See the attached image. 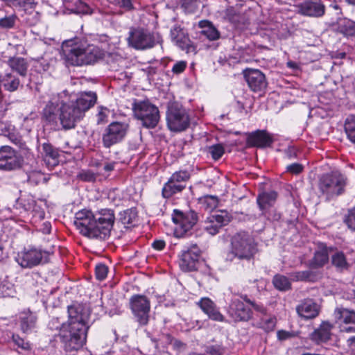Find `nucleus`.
<instances>
[{
    "label": "nucleus",
    "instance_id": "nucleus-15",
    "mask_svg": "<svg viewBox=\"0 0 355 355\" xmlns=\"http://www.w3.org/2000/svg\"><path fill=\"white\" fill-rule=\"evenodd\" d=\"M201 250L196 244L183 250L180 255V267L185 272L197 270L201 263Z\"/></svg>",
    "mask_w": 355,
    "mask_h": 355
},
{
    "label": "nucleus",
    "instance_id": "nucleus-36",
    "mask_svg": "<svg viewBox=\"0 0 355 355\" xmlns=\"http://www.w3.org/2000/svg\"><path fill=\"white\" fill-rule=\"evenodd\" d=\"M276 318L271 315H268L267 313L263 315L260 320L256 322L254 325L257 327L263 329L266 331H272L276 325Z\"/></svg>",
    "mask_w": 355,
    "mask_h": 355
},
{
    "label": "nucleus",
    "instance_id": "nucleus-13",
    "mask_svg": "<svg viewBox=\"0 0 355 355\" xmlns=\"http://www.w3.org/2000/svg\"><path fill=\"white\" fill-rule=\"evenodd\" d=\"M130 308L140 325H146L149 321L150 302L143 295H134L130 299Z\"/></svg>",
    "mask_w": 355,
    "mask_h": 355
},
{
    "label": "nucleus",
    "instance_id": "nucleus-1",
    "mask_svg": "<svg viewBox=\"0 0 355 355\" xmlns=\"http://www.w3.org/2000/svg\"><path fill=\"white\" fill-rule=\"evenodd\" d=\"M97 101L94 92H83L78 94L76 100L62 103L59 109L49 102L44 109L43 117L49 123H57L58 120L64 130L74 128L85 116V112L92 107Z\"/></svg>",
    "mask_w": 355,
    "mask_h": 355
},
{
    "label": "nucleus",
    "instance_id": "nucleus-19",
    "mask_svg": "<svg viewBox=\"0 0 355 355\" xmlns=\"http://www.w3.org/2000/svg\"><path fill=\"white\" fill-rule=\"evenodd\" d=\"M20 158L16 152L8 146L0 148V169L12 171L20 167Z\"/></svg>",
    "mask_w": 355,
    "mask_h": 355
},
{
    "label": "nucleus",
    "instance_id": "nucleus-45",
    "mask_svg": "<svg viewBox=\"0 0 355 355\" xmlns=\"http://www.w3.org/2000/svg\"><path fill=\"white\" fill-rule=\"evenodd\" d=\"M108 268L103 263H99L96 266L95 275L97 279L102 281L104 280L107 275Z\"/></svg>",
    "mask_w": 355,
    "mask_h": 355
},
{
    "label": "nucleus",
    "instance_id": "nucleus-25",
    "mask_svg": "<svg viewBox=\"0 0 355 355\" xmlns=\"http://www.w3.org/2000/svg\"><path fill=\"white\" fill-rule=\"evenodd\" d=\"M273 140L266 130H256L249 133L247 137V144L252 147L265 148L270 146Z\"/></svg>",
    "mask_w": 355,
    "mask_h": 355
},
{
    "label": "nucleus",
    "instance_id": "nucleus-49",
    "mask_svg": "<svg viewBox=\"0 0 355 355\" xmlns=\"http://www.w3.org/2000/svg\"><path fill=\"white\" fill-rule=\"evenodd\" d=\"M202 203L206 205L207 209H212L218 205V199L215 196H207L203 198Z\"/></svg>",
    "mask_w": 355,
    "mask_h": 355
},
{
    "label": "nucleus",
    "instance_id": "nucleus-6",
    "mask_svg": "<svg viewBox=\"0 0 355 355\" xmlns=\"http://www.w3.org/2000/svg\"><path fill=\"white\" fill-rule=\"evenodd\" d=\"M346 178L337 171L322 175L318 182V188L327 200L337 197L345 191Z\"/></svg>",
    "mask_w": 355,
    "mask_h": 355
},
{
    "label": "nucleus",
    "instance_id": "nucleus-18",
    "mask_svg": "<svg viewBox=\"0 0 355 355\" xmlns=\"http://www.w3.org/2000/svg\"><path fill=\"white\" fill-rule=\"evenodd\" d=\"M69 320L64 326H76L78 327H89L87 324L89 314L87 311L80 304H73L68 306Z\"/></svg>",
    "mask_w": 355,
    "mask_h": 355
},
{
    "label": "nucleus",
    "instance_id": "nucleus-35",
    "mask_svg": "<svg viewBox=\"0 0 355 355\" xmlns=\"http://www.w3.org/2000/svg\"><path fill=\"white\" fill-rule=\"evenodd\" d=\"M1 81L4 89L10 92L16 91L20 85L19 78L13 76L11 73H7L2 76Z\"/></svg>",
    "mask_w": 355,
    "mask_h": 355
},
{
    "label": "nucleus",
    "instance_id": "nucleus-54",
    "mask_svg": "<svg viewBox=\"0 0 355 355\" xmlns=\"http://www.w3.org/2000/svg\"><path fill=\"white\" fill-rule=\"evenodd\" d=\"M243 300L247 302L249 304H250L253 308L254 309L260 313L262 315H264L265 313H266V308L262 305V304H257L254 301H252L250 300V299H248L246 296H245L243 297Z\"/></svg>",
    "mask_w": 355,
    "mask_h": 355
},
{
    "label": "nucleus",
    "instance_id": "nucleus-14",
    "mask_svg": "<svg viewBox=\"0 0 355 355\" xmlns=\"http://www.w3.org/2000/svg\"><path fill=\"white\" fill-rule=\"evenodd\" d=\"M48 253L36 248L24 249L18 252L15 260L21 267L31 268L42 263L46 262Z\"/></svg>",
    "mask_w": 355,
    "mask_h": 355
},
{
    "label": "nucleus",
    "instance_id": "nucleus-23",
    "mask_svg": "<svg viewBox=\"0 0 355 355\" xmlns=\"http://www.w3.org/2000/svg\"><path fill=\"white\" fill-rule=\"evenodd\" d=\"M324 10L321 0L305 1L299 6L300 13L309 17H321L324 14Z\"/></svg>",
    "mask_w": 355,
    "mask_h": 355
},
{
    "label": "nucleus",
    "instance_id": "nucleus-34",
    "mask_svg": "<svg viewBox=\"0 0 355 355\" xmlns=\"http://www.w3.org/2000/svg\"><path fill=\"white\" fill-rule=\"evenodd\" d=\"M8 66L20 76H25L27 73L28 63L23 58L13 57L8 60Z\"/></svg>",
    "mask_w": 355,
    "mask_h": 355
},
{
    "label": "nucleus",
    "instance_id": "nucleus-61",
    "mask_svg": "<svg viewBox=\"0 0 355 355\" xmlns=\"http://www.w3.org/2000/svg\"><path fill=\"white\" fill-rule=\"evenodd\" d=\"M166 243L164 240H155L152 243V247L157 250H162L165 248Z\"/></svg>",
    "mask_w": 355,
    "mask_h": 355
},
{
    "label": "nucleus",
    "instance_id": "nucleus-16",
    "mask_svg": "<svg viewBox=\"0 0 355 355\" xmlns=\"http://www.w3.org/2000/svg\"><path fill=\"white\" fill-rule=\"evenodd\" d=\"M336 322L340 331L355 333V311L345 308H337L334 311Z\"/></svg>",
    "mask_w": 355,
    "mask_h": 355
},
{
    "label": "nucleus",
    "instance_id": "nucleus-38",
    "mask_svg": "<svg viewBox=\"0 0 355 355\" xmlns=\"http://www.w3.org/2000/svg\"><path fill=\"white\" fill-rule=\"evenodd\" d=\"M274 286L281 291H286L291 288V284L288 277L282 275H276L272 279Z\"/></svg>",
    "mask_w": 355,
    "mask_h": 355
},
{
    "label": "nucleus",
    "instance_id": "nucleus-63",
    "mask_svg": "<svg viewBox=\"0 0 355 355\" xmlns=\"http://www.w3.org/2000/svg\"><path fill=\"white\" fill-rule=\"evenodd\" d=\"M277 338H278L279 340H286L288 338H290L291 334L288 331H284V330H280V331H277Z\"/></svg>",
    "mask_w": 355,
    "mask_h": 355
},
{
    "label": "nucleus",
    "instance_id": "nucleus-48",
    "mask_svg": "<svg viewBox=\"0 0 355 355\" xmlns=\"http://www.w3.org/2000/svg\"><path fill=\"white\" fill-rule=\"evenodd\" d=\"M12 340L18 347L23 350L31 349V345L28 342L26 341L24 338L19 337L18 335L12 336Z\"/></svg>",
    "mask_w": 355,
    "mask_h": 355
},
{
    "label": "nucleus",
    "instance_id": "nucleus-52",
    "mask_svg": "<svg viewBox=\"0 0 355 355\" xmlns=\"http://www.w3.org/2000/svg\"><path fill=\"white\" fill-rule=\"evenodd\" d=\"M98 111L97 114V123L101 124L106 121L109 110L107 107H98Z\"/></svg>",
    "mask_w": 355,
    "mask_h": 355
},
{
    "label": "nucleus",
    "instance_id": "nucleus-53",
    "mask_svg": "<svg viewBox=\"0 0 355 355\" xmlns=\"http://www.w3.org/2000/svg\"><path fill=\"white\" fill-rule=\"evenodd\" d=\"M15 291L12 286H6L0 283V296L2 297H12Z\"/></svg>",
    "mask_w": 355,
    "mask_h": 355
},
{
    "label": "nucleus",
    "instance_id": "nucleus-26",
    "mask_svg": "<svg viewBox=\"0 0 355 355\" xmlns=\"http://www.w3.org/2000/svg\"><path fill=\"white\" fill-rule=\"evenodd\" d=\"M197 304L209 319L218 322L225 320L224 316L219 311L216 304L209 297H202Z\"/></svg>",
    "mask_w": 355,
    "mask_h": 355
},
{
    "label": "nucleus",
    "instance_id": "nucleus-28",
    "mask_svg": "<svg viewBox=\"0 0 355 355\" xmlns=\"http://www.w3.org/2000/svg\"><path fill=\"white\" fill-rule=\"evenodd\" d=\"M42 155L44 161L49 168H53L58 164L59 153L56 148L49 143L42 145Z\"/></svg>",
    "mask_w": 355,
    "mask_h": 355
},
{
    "label": "nucleus",
    "instance_id": "nucleus-3",
    "mask_svg": "<svg viewBox=\"0 0 355 355\" xmlns=\"http://www.w3.org/2000/svg\"><path fill=\"white\" fill-rule=\"evenodd\" d=\"M61 55L67 66L81 67L93 64L101 60L103 53L97 46H85L78 39L64 41Z\"/></svg>",
    "mask_w": 355,
    "mask_h": 355
},
{
    "label": "nucleus",
    "instance_id": "nucleus-30",
    "mask_svg": "<svg viewBox=\"0 0 355 355\" xmlns=\"http://www.w3.org/2000/svg\"><path fill=\"white\" fill-rule=\"evenodd\" d=\"M331 265L338 272H343L349 268L350 264L348 263L346 256L342 251L336 250L331 256Z\"/></svg>",
    "mask_w": 355,
    "mask_h": 355
},
{
    "label": "nucleus",
    "instance_id": "nucleus-4",
    "mask_svg": "<svg viewBox=\"0 0 355 355\" xmlns=\"http://www.w3.org/2000/svg\"><path fill=\"white\" fill-rule=\"evenodd\" d=\"M257 252L253 239L246 232H239L232 239V248L227 254V259L232 261L235 258L250 259Z\"/></svg>",
    "mask_w": 355,
    "mask_h": 355
},
{
    "label": "nucleus",
    "instance_id": "nucleus-44",
    "mask_svg": "<svg viewBox=\"0 0 355 355\" xmlns=\"http://www.w3.org/2000/svg\"><path fill=\"white\" fill-rule=\"evenodd\" d=\"M198 0H182V7L187 13L195 12L198 8Z\"/></svg>",
    "mask_w": 355,
    "mask_h": 355
},
{
    "label": "nucleus",
    "instance_id": "nucleus-2",
    "mask_svg": "<svg viewBox=\"0 0 355 355\" xmlns=\"http://www.w3.org/2000/svg\"><path fill=\"white\" fill-rule=\"evenodd\" d=\"M114 221V212L111 209H101L95 214L88 209H82L76 213L73 224L85 236L105 239L110 235Z\"/></svg>",
    "mask_w": 355,
    "mask_h": 355
},
{
    "label": "nucleus",
    "instance_id": "nucleus-10",
    "mask_svg": "<svg viewBox=\"0 0 355 355\" xmlns=\"http://www.w3.org/2000/svg\"><path fill=\"white\" fill-rule=\"evenodd\" d=\"M127 42L129 46L136 50L149 49L155 45L154 35L149 31L140 27L130 28Z\"/></svg>",
    "mask_w": 355,
    "mask_h": 355
},
{
    "label": "nucleus",
    "instance_id": "nucleus-50",
    "mask_svg": "<svg viewBox=\"0 0 355 355\" xmlns=\"http://www.w3.org/2000/svg\"><path fill=\"white\" fill-rule=\"evenodd\" d=\"M224 352L225 349L221 345H210L206 349V352L210 355H222Z\"/></svg>",
    "mask_w": 355,
    "mask_h": 355
},
{
    "label": "nucleus",
    "instance_id": "nucleus-46",
    "mask_svg": "<svg viewBox=\"0 0 355 355\" xmlns=\"http://www.w3.org/2000/svg\"><path fill=\"white\" fill-rule=\"evenodd\" d=\"M345 223L349 229L355 231V207L349 210L345 218Z\"/></svg>",
    "mask_w": 355,
    "mask_h": 355
},
{
    "label": "nucleus",
    "instance_id": "nucleus-27",
    "mask_svg": "<svg viewBox=\"0 0 355 355\" xmlns=\"http://www.w3.org/2000/svg\"><path fill=\"white\" fill-rule=\"evenodd\" d=\"M333 325L328 322H322L320 327L311 334V338L316 343H326L330 340Z\"/></svg>",
    "mask_w": 355,
    "mask_h": 355
},
{
    "label": "nucleus",
    "instance_id": "nucleus-8",
    "mask_svg": "<svg viewBox=\"0 0 355 355\" xmlns=\"http://www.w3.org/2000/svg\"><path fill=\"white\" fill-rule=\"evenodd\" d=\"M190 116L189 112L177 103H171L166 112V123L170 130L182 132L189 127Z\"/></svg>",
    "mask_w": 355,
    "mask_h": 355
},
{
    "label": "nucleus",
    "instance_id": "nucleus-29",
    "mask_svg": "<svg viewBox=\"0 0 355 355\" xmlns=\"http://www.w3.org/2000/svg\"><path fill=\"white\" fill-rule=\"evenodd\" d=\"M277 198V193L275 191H263L259 193L257 198V204L262 211L273 206Z\"/></svg>",
    "mask_w": 355,
    "mask_h": 355
},
{
    "label": "nucleus",
    "instance_id": "nucleus-37",
    "mask_svg": "<svg viewBox=\"0 0 355 355\" xmlns=\"http://www.w3.org/2000/svg\"><path fill=\"white\" fill-rule=\"evenodd\" d=\"M291 279L292 281L315 282L316 275L311 270L296 271L291 273Z\"/></svg>",
    "mask_w": 355,
    "mask_h": 355
},
{
    "label": "nucleus",
    "instance_id": "nucleus-64",
    "mask_svg": "<svg viewBox=\"0 0 355 355\" xmlns=\"http://www.w3.org/2000/svg\"><path fill=\"white\" fill-rule=\"evenodd\" d=\"M114 162L105 163L104 164V166H103V170L106 173H110V171L114 170Z\"/></svg>",
    "mask_w": 355,
    "mask_h": 355
},
{
    "label": "nucleus",
    "instance_id": "nucleus-22",
    "mask_svg": "<svg viewBox=\"0 0 355 355\" xmlns=\"http://www.w3.org/2000/svg\"><path fill=\"white\" fill-rule=\"evenodd\" d=\"M300 317L305 320L316 318L320 313V306L313 300L306 298L302 300L296 306Z\"/></svg>",
    "mask_w": 355,
    "mask_h": 355
},
{
    "label": "nucleus",
    "instance_id": "nucleus-57",
    "mask_svg": "<svg viewBox=\"0 0 355 355\" xmlns=\"http://www.w3.org/2000/svg\"><path fill=\"white\" fill-rule=\"evenodd\" d=\"M355 22L349 21L344 26V33L347 35H355Z\"/></svg>",
    "mask_w": 355,
    "mask_h": 355
},
{
    "label": "nucleus",
    "instance_id": "nucleus-62",
    "mask_svg": "<svg viewBox=\"0 0 355 355\" xmlns=\"http://www.w3.org/2000/svg\"><path fill=\"white\" fill-rule=\"evenodd\" d=\"M119 6L126 10H130L133 8L131 0H120Z\"/></svg>",
    "mask_w": 355,
    "mask_h": 355
},
{
    "label": "nucleus",
    "instance_id": "nucleus-17",
    "mask_svg": "<svg viewBox=\"0 0 355 355\" xmlns=\"http://www.w3.org/2000/svg\"><path fill=\"white\" fill-rule=\"evenodd\" d=\"M231 220V216L227 211H219L207 218L204 222V229L211 235H215L219 230Z\"/></svg>",
    "mask_w": 355,
    "mask_h": 355
},
{
    "label": "nucleus",
    "instance_id": "nucleus-7",
    "mask_svg": "<svg viewBox=\"0 0 355 355\" xmlns=\"http://www.w3.org/2000/svg\"><path fill=\"white\" fill-rule=\"evenodd\" d=\"M132 111L135 117L139 120L142 125L146 128H155L160 119L158 107L148 100L137 101L132 103Z\"/></svg>",
    "mask_w": 355,
    "mask_h": 355
},
{
    "label": "nucleus",
    "instance_id": "nucleus-60",
    "mask_svg": "<svg viewBox=\"0 0 355 355\" xmlns=\"http://www.w3.org/2000/svg\"><path fill=\"white\" fill-rule=\"evenodd\" d=\"M173 339L174 338L169 334H163L160 338V340L165 346L171 345Z\"/></svg>",
    "mask_w": 355,
    "mask_h": 355
},
{
    "label": "nucleus",
    "instance_id": "nucleus-33",
    "mask_svg": "<svg viewBox=\"0 0 355 355\" xmlns=\"http://www.w3.org/2000/svg\"><path fill=\"white\" fill-rule=\"evenodd\" d=\"M329 261V249L323 244L320 245L318 250L315 251L311 264L319 268L323 266Z\"/></svg>",
    "mask_w": 355,
    "mask_h": 355
},
{
    "label": "nucleus",
    "instance_id": "nucleus-5",
    "mask_svg": "<svg viewBox=\"0 0 355 355\" xmlns=\"http://www.w3.org/2000/svg\"><path fill=\"white\" fill-rule=\"evenodd\" d=\"M88 327L62 325L60 331L61 342L67 352H75L86 343Z\"/></svg>",
    "mask_w": 355,
    "mask_h": 355
},
{
    "label": "nucleus",
    "instance_id": "nucleus-51",
    "mask_svg": "<svg viewBox=\"0 0 355 355\" xmlns=\"http://www.w3.org/2000/svg\"><path fill=\"white\" fill-rule=\"evenodd\" d=\"M78 177L85 182H92L96 180V174L91 171H82Z\"/></svg>",
    "mask_w": 355,
    "mask_h": 355
},
{
    "label": "nucleus",
    "instance_id": "nucleus-47",
    "mask_svg": "<svg viewBox=\"0 0 355 355\" xmlns=\"http://www.w3.org/2000/svg\"><path fill=\"white\" fill-rule=\"evenodd\" d=\"M24 20L28 26H34L40 20L39 14L37 12L32 10L24 16Z\"/></svg>",
    "mask_w": 355,
    "mask_h": 355
},
{
    "label": "nucleus",
    "instance_id": "nucleus-39",
    "mask_svg": "<svg viewBox=\"0 0 355 355\" xmlns=\"http://www.w3.org/2000/svg\"><path fill=\"white\" fill-rule=\"evenodd\" d=\"M137 218V212L135 209H126L120 214L121 222L127 226L134 225Z\"/></svg>",
    "mask_w": 355,
    "mask_h": 355
},
{
    "label": "nucleus",
    "instance_id": "nucleus-43",
    "mask_svg": "<svg viewBox=\"0 0 355 355\" xmlns=\"http://www.w3.org/2000/svg\"><path fill=\"white\" fill-rule=\"evenodd\" d=\"M17 17L15 15H10L0 19V28L3 29H10L15 26L16 24Z\"/></svg>",
    "mask_w": 355,
    "mask_h": 355
},
{
    "label": "nucleus",
    "instance_id": "nucleus-11",
    "mask_svg": "<svg viewBox=\"0 0 355 355\" xmlns=\"http://www.w3.org/2000/svg\"><path fill=\"white\" fill-rule=\"evenodd\" d=\"M172 220L177 225L175 234L177 237H183L197 223L198 214L193 210L183 212L179 209H174Z\"/></svg>",
    "mask_w": 355,
    "mask_h": 355
},
{
    "label": "nucleus",
    "instance_id": "nucleus-40",
    "mask_svg": "<svg viewBox=\"0 0 355 355\" xmlns=\"http://www.w3.org/2000/svg\"><path fill=\"white\" fill-rule=\"evenodd\" d=\"M345 130L347 138L354 143L355 141V115L347 118L345 123Z\"/></svg>",
    "mask_w": 355,
    "mask_h": 355
},
{
    "label": "nucleus",
    "instance_id": "nucleus-42",
    "mask_svg": "<svg viewBox=\"0 0 355 355\" xmlns=\"http://www.w3.org/2000/svg\"><path fill=\"white\" fill-rule=\"evenodd\" d=\"M73 12L78 14H91L92 8L82 0H76L74 3Z\"/></svg>",
    "mask_w": 355,
    "mask_h": 355
},
{
    "label": "nucleus",
    "instance_id": "nucleus-21",
    "mask_svg": "<svg viewBox=\"0 0 355 355\" xmlns=\"http://www.w3.org/2000/svg\"><path fill=\"white\" fill-rule=\"evenodd\" d=\"M229 316L236 322L248 321L252 318V311L239 300H234L227 310Z\"/></svg>",
    "mask_w": 355,
    "mask_h": 355
},
{
    "label": "nucleus",
    "instance_id": "nucleus-58",
    "mask_svg": "<svg viewBox=\"0 0 355 355\" xmlns=\"http://www.w3.org/2000/svg\"><path fill=\"white\" fill-rule=\"evenodd\" d=\"M10 5L14 7H25L31 3V0H10Z\"/></svg>",
    "mask_w": 355,
    "mask_h": 355
},
{
    "label": "nucleus",
    "instance_id": "nucleus-55",
    "mask_svg": "<svg viewBox=\"0 0 355 355\" xmlns=\"http://www.w3.org/2000/svg\"><path fill=\"white\" fill-rule=\"evenodd\" d=\"M187 67V62L181 60L177 62L172 68V71L173 73L179 74L182 73Z\"/></svg>",
    "mask_w": 355,
    "mask_h": 355
},
{
    "label": "nucleus",
    "instance_id": "nucleus-56",
    "mask_svg": "<svg viewBox=\"0 0 355 355\" xmlns=\"http://www.w3.org/2000/svg\"><path fill=\"white\" fill-rule=\"evenodd\" d=\"M286 169L288 172L293 173V174H299L303 170V166L298 164V163H294L292 164L288 165L286 167Z\"/></svg>",
    "mask_w": 355,
    "mask_h": 355
},
{
    "label": "nucleus",
    "instance_id": "nucleus-9",
    "mask_svg": "<svg viewBox=\"0 0 355 355\" xmlns=\"http://www.w3.org/2000/svg\"><path fill=\"white\" fill-rule=\"evenodd\" d=\"M191 174L187 170H180L173 173L164 184L162 195L164 198H170L180 193L185 189Z\"/></svg>",
    "mask_w": 355,
    "mask_h": 355
},
{
    "label": "nucleus",
    "instance_id": "nucleus-32",
    "mask_svg": "<svg viewBox=\"0 0 355 355\" xmlns=\"http://www.w3.org/2000/svg\"><path fill=\"white\" fill-rule=\"evenodd\" d=\"M19 320L21 330L28 333L35 327L37 318L34 313L28 311L20 313Z\"/></svg>",
    "mask_w": 355,
    "mask_h": 355
},
{
    "label": "nucleus",
    "instance_id": "nucleus-20",
    "mask_svg": "<svg viewBox=\"0 0 355 355\" xmlns=\"http://www.w3.org/2000/svg\"><path fill=\"white\" fill-rule=\"evenodd\" d=\"M244 78L249 87L254 92H260L267 86L266 76L259 69H246L243 71Z\"/></svg>",
    "mask_w": 355,
    "mask_h": 355
},
{
    "label": "nucleus",
    "instance_id": "nucleus-24",
    "mask_svg": "<svg viewBox=\"0 0 355 355\" xmlns=\"http://www.w3.org/2000/svg\"><path fill=\"white\" fill-rule=\"evenodd\" d=\"M171 38L172 41L181 49L187 52L193 47L188 34L179 25L173 26L171 29Z\"/></svg>",
    "mask_w": 355,
    "mask_h": 355
},
{
    "label": "nucleus",
    "instance_id": "nucleus-59",
    "mask_svg": "<svg viewBox=\"0 0 355 355\" xmlns=\"http://www.w3.org/2000/svg\"><path fill=\"white\" fill-rule=\"evenodd\" d=\"M171 345H173V349L177 351L183 350L185 349V347L187 346L186 343L182 342L180 340L175 339V338L173 339V340Z\"/></svg>",
    "mask_w": 355,
    "mask_h": 355
},
{
    "label": "nucleus",
    "instance_id": "nucleus-41",
    "mask_svg": "<svg viewBox=\"0 0 355 355\" xmlns=\"http://www.w3.org/2000/svg\"><path fill=\"white\" fill-rule=\"evenodd\" d=\"M208 153L214 160L219 159L225 153V148L222 144H215L209 147Z\"/></svg>",
    "mask_w": 355,
    "mask_h": 355
},
{
    "label": "nucleus",
    "instance_id": "nucleus-12",
    "mask_svg": "<svg viewBox=\"0 0 355 355\" xmlns=\"http://www.w3.org/2000/svg\"><path fill=\"white\" fill-rule=\"evenodd\" d=\"M129 125L125 122L114 121L108 125L102 136L103 145L106 148L120 143L125 138Z\"/></svg>",
    "mask_w": 355,
    "mask_h": 355
},
{
    "label": "nucleus",
    "instance_id": "nucleus-31",
    "mask_svg": "<svg viewBox=\"0 0 355 355\" xmlns=\"http://www.w3.org/2000/svg\"><path fill=\"white\" fill-rule=\"evenodd\" d=\"M198 26L202 29L201 34L211 41L216 40L220 37V33L213 24L208 20H201Z\"/></svg>",
    "mask_w": 355,
    "mask_h": 355
}]
</instances>
